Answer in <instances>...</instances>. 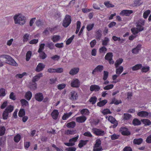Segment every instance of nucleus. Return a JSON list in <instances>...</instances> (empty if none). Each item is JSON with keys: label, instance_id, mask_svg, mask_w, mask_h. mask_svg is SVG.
<instances>
[{"label": "nucleus", "instance_id": "a18cd8bd", "mask_svg": "<svg viewBox=\"0 0 151 151\" xmlns=\"http://www.w3.org/2000/svg\"><path fill=\"white\" fill-rule=\"evenodd\" d=\"M109 76V72L106 71H104V74L103 79L104 81H106L107 79Z\"/></svg>", "mask_w": 151, "mask_h": 151}, {"label": "nucleus", "instance_id": "de8ad7c7", "mask_svg": "<svg viewBox=\"0 0 151 151\" xmlns=\"http://www.w3.org/2000/svg\"><path fill=\"white\" fill-rule=\"evenodd\" d=\"M21 138V136L19 134H18L14 137V140L15 142H18L20 141Z\"/></svg>", "mask_w": 151, "mask_h": 151}, {"label": "nucleus", "instance_id": "c756f323", "mask_svg": "<svg viewBox=\"0 0 151 151\" xmlns=\"http://www.w3.org/2000/svg\"><path fill=\"white\" fill-rule=\"evenodd\" d=\"M141 121L145 125H150L151 124V122L148 119H143L141 120Z\"/></svg>", "mask_w": 151, "mask_h": 151}, {"label": "nucleus", "instance_id": "e2e57ef3", "mask_svg": "<svg viewBox=\"0 0 151 151\" xmlns=\"http://www.w3.org/2000/svg\"><path fill=\"white\" fill-rule=\"evenodd\" d=\"M109 41V39L108 38L105 37V40H103L102 41V45H106L107 43Z\"/></svg>", "mask_w": 151, "mask_h": 151}, {"label": "nucleus", "instance_id": "4be33fe9", "mask_svg": "<svg viewBox=\"0 0 151 151\" xmlns=\"http://www.w3.org/2000/svg\"><path fill=\"white\" fill-rule=\"evenodd\" d=\"M88 141V140H81L79 141V143L78 144V147L81 148L84 145L86 144L87 142Z\"/></svg>", "mask_w": 151, "mask_h": 151}, {"label": "nucleus", "instance_id": "39448f33", "mask_svg": "<svg viewBox=\"0 0 151 151\" xmlns=\"http://www.w3.org/2000/svg\"><path fill=\"white\" fill-rule=\"evenodd\" d=\"M35 99L37 101L41 102L43 99L44 97L43 95L41 93H38L35 95Z\"/></svg>", "mask_w": 151, "mask_h": 151}, {"label": "nucleus", "instance_id": "f704fd0d", "mask_svg": "<svg viewBox=\"0 0 151 151\" xmlns=\"http://www.w3.org/2000/svg\"><path fill=\"white\" fill-rule=\"evenodd\" d=\"M113 53L112 52H108L107 53L105 57V59L108 60L111 58L113 57Z\"/></svg>", "mask_w": 151, "mask_h": 151}, {"label": "nucleus", "instance_id": "1a4fd4ad", "mask_svg": "<svg viewBox=\"0 0 151 151\" xmlns=\"http://www.w3.org/2000/svg\"><path fill=\"white\" fill-rule=\"evenodd\" d=\"M71 86L73 87H78L80 85L79 82L77 79L72 81L70 84Z\"/></svg>", "mask_w": 151, "mask_h": 151}, {"label": "nucleus", "instance_id": "58836bf2", "mask_svg": "<svg viewBox=\"0 0 151 151\" xmlns=\"http://www.w3.org/2000/svg\"><path fill=\"white\" fill-rule=\"evenodd\" d=\"M123 70V67L122 66H120L119 68L116 69V73L118 75H119L122 72Z\"/></svg>", "mask_w": 151, "mask_h": 151}, {"label": "nucleus", "instance_id": "cd10ccee", "mask_svg": "<svg viewBox=\"0 0 151 151\" xmlns=\"http://www.w3.org/2000/svg\"><path fill=\"white\" fill-rule=\"evenodd\" d=\"M60 36L58 35H54L52 36L51 38L53 42H54L58 41L60 39Z\"/></svg>", "mask_w": 151, "mask_h": 151}, {"label": "nucleus", "instance_id": "393cba45", "mask_svg": "<svg viewBox=\"0 0 151 151\" xmlns=\"http://www.w3.org/2000/svg\"><path fill=\"white\" fill-rule=\"evenodd\" d=\"M76 125V122L74 121H72L68 123L66 126L68 128H73Z\"/></svg>", "mask_w": 151, "mask_h": 151}, {"label": "nucleus", "instance_id": "6ab92c4d", "mask_svg": "<svg viewBox=\"0 0 151 151\" xmlns=\"http://www.w3.org/2000/svg\"><path fill=\"white\" fill-rule=\"evenodd\" d=\"M141 46V45L140 44L138 45L135 48L133 49L132 50V53L136 54L138 53L139 50H140V48Z\"/></svg>", "mask_w": 151, "mask_h": 151}, {"label": "nucleus", "instance_id": "f3484780", "mask_svg": "<svg viewBox=\"0 0 151 151\" xmlns=\"http://www.w3.org/2000/svg\"><path fill=\"white\" fill-rule=\"evenodd\" d=\"M137 115L141 117H146L148 115V113L145 111H141L137 113Z\"/></svg>", "mask_w": 151, "mask_h": 151}, {"label": "nucleus", "instance_id": "473e14b6", "mask_svg": "<svg viewBox=\"0 0 151 151\" xmlns=\"http://www.w3.org/2000/svg\"><path fill=\"white\" fill-rule=\"evenodd\" d=\"M97 100L96 97L94 96L91 97L89 100V101L92 103V104H94L96 102Z\"/></svg>", "mask_w": 151, "mask_h": 151}, {"label": "nucleus", "instance_id": "13d9d810", "mask_svg": "<svg viewBox=\"0 0 151 151\" xmlns=\"http://www.w3.org/2000/svg\"><path fill=\"white\" fill-rule=\"evenodd\" d=\"M27 73L25 72H24L22 74H17L16 75L15 77L17 78H22L24 76L26 75Z\"/></svg>", "mask_w": 151, "mask_h": 151}, {"label": "nucleus", "instance_id": "a878e982", "mask_svg": "<svg viewBox=\"0 0 151 151\" xmlns=\"http://www.w3.org/2000/svg\"><path fill=\"white\" fill-rule=\"evenodd\" d=\"M107 102V101L106 100L100 101L97 103V105L99 107L103 106L106 104Z\"/></svg>", "mask_w": 151, "mask_h": 151}, {"label": "nucleus", "instance_id": "f257e3e1", "mask_svg": "<svg viewBox=\"0 0 151 151\" xmlns=\"http://www.w3.org/2000/svg\"><path fill=\"white\" fill-rule=\"evenodd\" d=\"M4 58L6 60L5 62L6 63L15 66H18L17 63L10 56L6 55H2L0 56V61L2 62V61H3V59Z\"/></svg>", "mask_w": 151, "mask_h": 151}, {"label": "nucleus", "instance_id": "dca6fc26", "mask_svg": "<svg viewBox=\"0 0 151 151\" xmlns=\"http://www.w3.org/2000/svg\"><path fill=\"white\" fill-rule=\"evenodd\" d=\"M42 73H39L35 76H34L32 79V81L33 83H35V82L38 81L40 79V77L42 76Z\"/></svg>", "mask_w": 151, "mask_h": 151}, {"label": "nucleus", "instance_id": "69168bd1", "mask_svg": "<svg viewBox=\"0 0 151 151\" xmlns=\"http://www.w3.org/2000/svg\"><path fill=\"white\" fill-rule=\"evenodd\" d=\"M150 70V68L149 66H147L146 67H143L142 69V71L143 72H147L148 71Z\"/></svg>", "mask_w": 151, "mask_h": 151}, {"label": "nucleus", "instance_id": "2f4dec72", "mask_svg": "<svg viewBox=\"0 0 151 151\" xmlns=\"http://www.w3.org/2000/svg\"><path fill=\"white\" fill-rule=\"evenodd\" d=\"M132 117V115L129 114L124 113L123 115V119L124 120H128Z\"/></svg>", "mask_w": 151, "mask_h": 151}, {"label": "nucleus", "instance_id": "c85d7f7f", "mask_svg": "<svg viewBox=\"0 0 151 151\" xmlns=\"http://www.w3.org/2000/svg\"><path fill=\"white\" fill-rule=\"evenodd\" d=\"M123 61V59L122 58H119L116 60L115 63V66L117 68Z\"/></svg>", "mask_w": 151, "mask_h": 151}, {"label": "nucleus", "instance_id": "bf43d9fd", "mask_svg": "<svg viewBox=\"0 0 151 151\" xmlns=\"http://www.w3.org/2000/svg\"><path fill=\"white\" fill-rule=\"evenodd\" d=\"M78 137L79 136L78 135L77 136L75 137L70 139H69V142H73L74 143V142H76L77 141V140L78 139Z\"/></svg>", "mask_w": 151, "mask_h": 151}, {"label": "nucleus", "instance_id": "9b49d317", "mask_svg": "<svg viewBox=\"0 0 151 151\" xmlns=\"http://www.w3.org/2000/svg\"><path fill=\"white\" fill-rule=\"evenodd\" d=\"M120 130L122 131V134L124 135H129L130 134V132L128 130L127 128L125 127H121Z\"/></svg>", "mask_w": 151, "mask_h": 151}, {"label": "nucleus", "instance_id": "774afa93", "mask_svg": "<svg viewBox=\"0 0 151 151\" xmlns=\"http://www.w3.org/2000/svg\"><path fill=\"white\" fill-rule=\"evenodd\" d=\"M123 151H132V150L130 147L126 146L123 149Z\"/></svg>", "mask_w": 151, "mask_h": 151}, {"label": "nucleus", "instance_id": "2eb2a0df", "mask_svg": "<svg viewBox=\"0 0 151 151\" xmlns=\"http://www.w3.org/2000/svg\"><path fill=\"white\" fill-rule=\"evenodd\" d=\"M59 114V112L57 110H54L51 114V115L52 118L54 119H56Z\"/></svg>", "mask_w": 151, "mask_h": 151}, {"label": "nucleus", "instance_id": "6e6552de", "mask_svg": "<svg viewBox=\"0 0 151 151\" xmlns=\"http://www.w3.org/2000/svg\"><path fill=\"white\" fill-rule=\"evenodd\" d=\"M70 95L71 96L70 99L72 101L76 100L78 98V95L76 92L74 91H72L70 93Z\"/></svg>", "mask_w": 151, "mask_h": 151}, {"label": "nucleus", "instance_id": "5fc2aeb1", "mask_svg": "<svg viewBox=\"0 0 151 151\" xmlns=\"http://www.w3.org/2000/svg\"><path fill=\"white\" fill-rule=\"evenodd\" d=\"M29 36V35L27 33L25 34L23 36V41L24 42H26L28 40V38Z\"/></svg>", "mask_w": 151, "mask_h": 151}, {"label": "nucleus", "instance_id": "4c0bfd02", "mask_svg": "<svg viewBox=\"0 0 151 151\" xmlns=\"http://www.w3.org/2000/svg\"><path fill=\"white\" fill-rule=\"evenodd\" d=\"M5 128L4 126L0 127V136L3 135L5 133Z\"/></svg>", "mask_w": 151, "mask_h": 151}, {"label": "nucleus", "instance_id": "72a5a7b5", "mask_svg": "<svg viewBox=\"0 0 151 151\" xmlns=\"http://www.w3.org/2000/svg\"><path fill=\"white\" fill-rule=\"evenodd\" d=\"M39 53H40L39 56L40 58L44 59L47 57V55L43 51Z\"/></svg>", "mask_w": 151, "mask_h": 151}, {"label": "nucleus", "instance_id": "680f3d73", "mask_svg": "<svg viewBox=\"0 0 151 151\" xmlns=\"http://www.w3.org/2000/svg\"><path fill=\"white\" fill-rule=\"evenodd\" d=\"M47 47L50 49H53L54 47V44L52 42H49L47 44Z\"/></svg>", "mask_w": 151, "mask_h": 151}, {"label": "nucleus", "instance_id": "f03ea898", "mask_svg": "<svg viewBox=\"0 0 151 151\" xmlns=\"http://www.w3.org/2000/svg\"><path fill=\"white\" fill-rule=\"evenodd\" d=\"M13 18L15 24L22 25L24 24L26 22V17L20 14L15 15Z\"/></svg>", "mask_w": 151, "mask_h": 151}, {"label": "nucleus", "instance_id": "aec40b11", "mask_svg": "<svg viewBox=\"0 0 151 151\" xmlns=\"http://www.w3.org/2000/svg\"><path fill=\"white\" fill-rule=\"evenodd\" d=\"M32 96V94L30 91H27L25 94V98L28 100L29 101L31 99Z\"/></svg>", "mask_w": 151, "mask_h": 151}, {"label": "nucleus", "instance_id": "0eeeda50", "mask_svg": "<svg viewBox=\"0 0 151 151\" xmlns=\"http://www.w3.org/2000/svg\"><path fill=\"white\" fill-rule=\"evenodd\" d=\"M79 70V68L78 67L74 68L71 69L69 73L72 76L75 75L77 74Z\"/></svg>", "mask_w": 151, "mask_h": 151}, {"label": "nucleus", "instance_id": "a211bd4d", "mask_svg": "<svg viewBox=\"0 0 151 151\" xmlns=\"http://www.w3.org/2000/svg\"><path fill=\"white\" fill-rule=\"evenodd\" d=\"M102 31L100 29H99L96 31V38L98 40H99L101 39L102 35Z\"/></svg>", "mask_w": 151, "mask_h": 151}, {"label": "nucleus", "instance_id": "bb28decb", "mask_svg": "<svg viewBox=\"0 0 151 151\" xmlns=\"http://www.w3.org/2000/svg\"><path fill=\"white\" fill-rule=\"evenodd\" d=\"M132 124L134 126H137L140 125L141 124V122L138 119L135 118L132 121Z\"/></svg>", "mask_w": 151, "mask_h": 151}, {"label": "nucleus", "instance_id": "ea45409f", "mask_svg": "<svg viewBox=\"0 0 151 151\" xmlns=\"http://www.w3.org/2000/svg\"><path fill=\"white\" fill-rule=\"evenodd\" d=\"M25 115V111L24 109H21L18 113V115L20 117H22Z\"/></svg>", "mask_w": 151, "mask_h": 151}, {"label": "nucleus", "instance_id": "864d4df0", "mask_svg": "<svg viewBox=\"0 0 151 151\" xmlns=\"http://www.w3.org/2000/svg\"><path fill=\"white\" fill-rule=\"evenodd\" d=\"M74 37V35H72L66 41V44L67 45L70 44L72 42Z\"/></svg>", "mask_w": 151, "mask_h": 151}, {"label": "nucleus", "instance_id": "79ce46f5", "mask_svg": "<svg viewBox=\"0 0 151 151\" xmlns=\"http://www.w3.org/2000/svg\"><path fill=\"white\" fill-rule=\"evenodd\" d=\"M20 102L22 105L24 107L26 106L29 104L28 102L24 99H22L20 100Z\"/></svg>", "mask_w": 151, "mask_h": 151}, {"label": "nucleus", "instance_id": "e433bc0d", "mask_svg": "<svg viewBox=\"0 0 151 151\" xmlns=\"http://www.w3.org/2000/svg\"><path fill=\"white\" fill-rule=\"evenodd\" d=\"M32 55V52L30 51H28L26 54V60L27 61H29Z\"/></svg>", "mask_w": 151, "mask_h": 151}, {"label": "nucleus", "instance_id": "7ed1b4c3", "mask_svg": "<svg viewBox=\"0 0 151 151\" xmlns=\"http://www.w3.org/2000/svg\"><path fill=\"white\" fill-rule=\"evenodd\" d=\"M71 22V19L70 16L66 15L63 20L62 25L65 27H67L70 25Z\"/></svg>", "mask_w": 151, "mask_h": 151}, {"label": "nucleus", "instance_id": "c9c22d12", "mask_svg": "<svg viewBox=\"0 0 151 151\" xmlns=\"http://www.w3.org/2000/svg\"><path fill=\"white\" fill-rule=\"evenodd\" d=\"M104 4L105 5L107 8L113 7L114 6V5L112 4L111 3H110V1H105L104 2Z\"/></svg>", "mask_w": 151, "mask_h": 151}, {"label": "nucleus", "instance_id": "ddd939ff", "mask_svg": "<svg viewBox=\"0 0 151 151\" xmlns=\"http://www.w3.org/2000/svg\"><path fill=\"white\" fill-rule=\"evenodd\" d=\"M86 117L85 116H81L76 118V121L78 123L84 122L86 120Z\"/></svg>", "mask_w": 151, "mask_h": 151}, {"label": "nucleus", "instance_id": "c03bdc74", "mask_svg": "<svg viewBox=\"0 0 151 151\" xmlns=\"http://www.w3.org/2000/svg\"><path fill=\"white\" fill-rule=\"evenodd\" d=\"M101 144V140L99 139H98L96 140V142L94 145V147H100V146Z\"/></svg>", "mask_w": 151, "mask_h": 151}, {"label": "nucleus", "instance_id": "0e129e2a", "mask_svg": "<svg viewBox=\"0 0 151 151\" xmlns=\"http://www.w3.org/2000/svg\"><path fill=\"white\" fill-rule=\"evenodd\" d=\"M45 44H41L40 46V47L38 49V52H43L42 50L44 48Z\"/></svg>", "mask_w": 151, "mask_h": 151}, {"label": "nucleus", "instance_id": "f8f14e48", "mask_svg": "<svg viewBox=\"0 0 151 151\" xmlns=\"http://www.w3.org/2000/svg\"><path fill=\"white\" fill-rule=\"evenodd\" d=\"M100 89V87L99 86L93 85L90 86V89L91 91H99Z\"/></svg>", "mask_w": 151, "mask_h": 151}, {"label": "nucleus", "instance_id": "7c9ffc66", "mask_svg": "<svg viewBox=\"0 0 151 151\" xmlns=\"http://www.w3.org/2000/svg\"><path fill=\"white\" fill-rule=\"evenodd\" d=\"M142 67V65L141 64H137L132 68V70H137L139 69H140Z\"/></svg>", "mask_w": 151, "mask_h": 151}, {"label": "nucleus", "instance_id": "6e6d98bb", "mask_svg": "<svg viewBox=\"0 0 151 151\" xmlns=\"http://www.w3.org/2000/svg\"><path fill=\"white\" fill-rule=\"evenodd\" d=\"M94 26V24H88L87 25L86 27V29L87 30L89 31L91 30Z\"/></svg>", "mask_w": 151, "mask_h": 151}, {"label": "nucleus", "instance_id": "052dcab7", "mask_svg": "<svg viewBox=\"0 0 151 151\" xmlns=\"http://www.w3.org/2000/svg\"><path fill=\"white\" fill-rule=\"evenodd\" d=\"M119 137V135L115 134H114L111 136V139L112 140H115L118 139Z\"/></svg>", "mask_w": 151, "mask_h": 151}, {"label": "nucleus", "instance_id": "423d86ee", "mask_svg": "<svg viewBox=\"0 0 151 151\" xmlns=\"http://www.w3.org/2000/svg\"><path fill=\"white\" fill-rule=\"evenodd\" d=\"M133 12V11L132 10H124L121 12L120 14L122 16H129Z\"/></svg>", "mask_w": 151, "mask_h": 151}, {"label": "nucleus", "instance_id": "49530a36", "mask_svg": "<svg viewBox=\"0 0 151 151\" xmlns=\"http://www.w3.org/2000/svg\"><path fill=\"white\" fill-rule=\"evenodd\" d=\"M6 94L5 89L4 88H0V96H4Z\"/></svg>", "mask_w": 151, "mask_h": 151}, {"label": "nucleus", "instance_id": "37998d69", "mask_svg": "<svg viewBox=\"0 0 151 151\" xmlns=\"http://www.w3.org/2000/svg\"><path fill=\"white\" fill-rule=\"evenodd\" d=\"M72 114L71 112H69L68 114H65L62 117V119L63 120H65L70 116Z\"/></svg>", "mask_w": 151, "mask_h": 151}, {"label": "nucleus", "instance_id": "8fccbe9b", "mask_svg": "<svg viewBox=\"0 0 151 151\" xmlns=\"http://www.w3.org/2000/svg\"><path fill=\"white\" fill-rule=\"evenodd\" d=\"M3 119L4 120L7 119L9 116V113L4 111L2 114Z\"/></svg>", "mask_w": 151, "mask_h": 151}, {"label": "nucleus", "instance_id": "b1692460", "mask_svg": "<svg viewBox=\"0 0 151 151\" xmlns=\"http://www.w3.org/2000/svg\"><path fill=\"white\" fill-rule=\"evenodd\" d=\"M14 107L11 105H10L5 109V111L8 113H10L14 109Z\"/></svg>", "mask_w": 151, "mask_h": 151}, {"label": "nucleus", "instance_id": "4d7b16f0", "mask_svg": "<svg viewBox=\"0 0 151 151\" xmlns=\"http://www.w3.org/2000/svg\"><path fill=\"white\" fill-rule=\"evenodd\" d=\"M113 87L114 85L113 84H110L104 87V89L105 90H109L113 88Z\"/></svg>", "mask_w": 151, "mask_h": 151}, {"label": "nucleus", "instance_id": "9d476101", "mask_svg": "<svg viewBox=\"0 0 151 151\" xmlns=\"http://www.w3.org/2000/svg\"><path fill=\"white\" fill-rule=\"evenodd\" d=\"M45 65L42 63H39L37 66L36 71L39 72L42 71L45 68Z\"/></svg>", "mask_w": 151, "mask_h": 151}, {"label": "nucleus", "instance_id": "4468645a", "mask_svg": "<svg viewBox=\"0 0 151 151\" xmlns=\"http://www.w3.org/2000/svg\"><path fill=\"white\" fill-rule=\"evenodd\" d=\"M103 66L101 65L97 66L92 71V73L93 75H95L94 73L96 71L101 72L103 69Z\"/></svg>", "mask_w": 151, "mask_h": 151}, {"label": "nucleus", "instance_id": "412c9836", "mask_svg": "<svg viewBox=\"0 0 151 151\" xmlns=\"http://www.w3.org/2000/svg\"><path fill=\"white\" fill-rule=\"evenodd\" d=\"M143 142L142 138L134 139L133 141V143L138 145H140Z\"/></svg>", "mask_w": 151, "mask_h": 151}, {"label": "nucleus", "instance_id": "5701e85b", "mask_svg": "<svg viewBox=\"0 0 151 151\" xmlns=\"http://www.w3.org/2000/svg\"><path fill=\"white\" fill-rule=\"evenodd\" d=\"M76 132L77 131L76 130H70L68 129L65 131V134L68 135H72L76 133Z\"/></svg>", "mask_w": 151, "mask_h": 151}, {"label": "nucleus", "instance_id": "09e8293b", "mask_svg": "<svg viewBox=\"0 0 151 151\" xmlns=\"http://www.w3.org/2000/svg\"><path fill=\"white\" fill-rule=\"evenodd\" d=\"M81 114L82 115L85 114L86 115H88L89 114V111L87 109H83L81 111Z\"/></svg>", "mask_w": 151, "mask_h": 151}, {"label": "nucleus", "instance_id": "338daca9", "mask_svg": "<svg viewBox=\"0 0 151 151\" xmlns=\"http://www.w3.org/2000/svg\"><path fill=\"white\" fill-rule=\"evenodd\" d=\"M76 148L75 147H70L67 148L66 150L68 151H75Z\"/></svg>", "mask_w": 151, "mask_h": 151}, {"label": "nucleus", "instance_id": "603ef678", "mask_svg": "<svg viewBox=\"0 0 151 151\" xmlns=\"http://www.w3.org/2000/svg\"><path fill=\"white\" fill-rule=\"evenodd\" d=\"M150 13V10H147L145 11L143 13V17L145 19H146L149 14Z\"/></svg>", "mask_w": 151, "mask_h": 151}, {"label": "nucleus", "instance_id": "3c124183", "mask_svg": "<svg viewBox=\"0 0 151 151\" xmlns=\"http://www.w3.org/2000/svg\"><path fill=\"white\" fill-rule=\"evenodd\" d=\"M108 120L112 123H115L117 122V121L112 116H110L109 117Z\"/></svg>", "mask_w": 151, "mask_h": 151}, {"label": "nucleus", "instance_id": "20e7f679", "mask_svg": "<svg viewBox=\"0 0 151 151\" xmlns=\"http://www.w3.org/2000/svg\"><path fill=\"white\" fill-rule=\"evenodd\" d=\"M92 132L96 135L99 136H103L105 134L104 132L100 129L93 128L92 129Z\"/></svg>", "mask_w": 151, "mask_h": 151}, {"label": "nucleus", "instance_id": "a19ab883", "mask_svg": "<svg viewBox=\"0 0 151 151\" xmlns=\"http://www.w3.org/2000/svg\"><path fill=\"white\" fill-rule=\"evenodd\" d=\"M35 24L37 26L40 27L43 25V22L42 20L39 19L36 21Z\"/></svg>", "mask_w": 151, "mask_h": 151}]
</instances>
